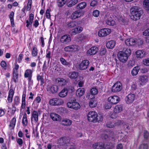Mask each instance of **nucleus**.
Instances as JSON below:
<instances>
[{"instance_id":"f257e3e1","label":"nucleus","mask_w":149,"mask_h":149,"mask_svg":"<svg viewBox=\"0 0 149 149\" xmlns=\"http://www.w3.org/2000/svg\"><path fill=\"white\" fill-rule=\"evenodd\" d=\"M131 54V49H126L124 50V51H120L118 52V58L120 62L123 63L126 62Z\"/></svg>"},{"instance_id":"f03ea898","label":"nucleus","mask_w":149,"mask_h":149,"mask_svg":"<svg viewBox=\"0 0 149 149\" xmlns=\"http://www.w3.org/2000/svg\"><path fill=\"white\" fill-rule=\"evenodd\" d=\"M131 14L130 18L131 19L136 20L139 19L141 16V14L139 11H138V7L134 6L130 10Z\"/></svg>"},{"instance_id":"7ed1b4c3","label":"nucleus","mask_w":149,"mask_h":149,"mask_svg":"<svg viewBox=\"0 0 149 149\" xmlns=\"http://www.w3.org/2000/svg\"><path fill=\"white\" fill-rule=\"evenodd\" d=\"M33 71V69L32 70L29 69H27L25 70L24 73V77L26 78H28V84L30 85H32L33 83L32 77Z\"/></svg>"},{"instance_id":"20e7f679","label":"nucleus","mask_w":149,"mask_h":149,"mask_svg":"<svg viewBox=\"0 0 149 149\" xmlns=\"http://www.w3.org/2000/svg\"><path fill=\"white\" fill-rule=\"evenodd\" d=\"M67 106L68 107L75 110L79 109L80 107V104L76 101L75 100L68 102Z\"/></svg>"},{"instance_id":"39448f33","label":"nucleus","mask_w":149,"mask_h":149,"mask_svg":"<svg viewBox=\"0 0 149 149\" xmlns=\"http://www.w3.org/2000/svg\"><path fill=\"white\" fill-rule=\"evenodd\" d=\"M42 111L40 109L38 110L37 111L34 110L31 113V120L32 123L34 121L36 123L38 121V116L41 114Z\"/></svg>"},{"instance_id":"423d86ee","label":"nucleus","mask_w":149,"mask_h":149,"mask_svg":"<svg viewBox=\"0 0 149 149\" xmlns=\"http://www.w3.org/2000/svg\"><path fill=\"white\" fill-rule=\"evenodd\" d=\"M50 104L52 106L60 105L64 103L63 100L58 98H55L51 99L49 101Z\"/></svg>"},{"instance_id":"0eeeda50","label":"nucleus","mask_w":149,"mask_h":149,"mask_svg":"<svg viewBox=\"0 0 149 149\" xmlns=\"http://www.w3.org/2000/svg\"><path fill=\"white\" fill-rule=\"evenodd\" d=\"M97 116V113L95 111H90L87 116L88 120L90 122L96 123V118Z\"/></svg>"},{"instance_id":"6e6552de","label":"nucleus","mask_w":149,"mask_h":149,"mask_svg":"<svg viewBox=\"0 0 149 149\" xmlns=\"http://www.w3.org/2000/svg\"><path fill=\"white\" fill-rule=\"evenodd\" d=\"M122 85L120 82H117L112 86L111 91L113 92H118L121 91Z\"/></svg>"},{"instance_id":"1a4fd4ad","label":"nucleus","mask_w":149,"mask_h":149,"mask_svg":"<svg viewBox=\"0 0 149 149\" xmlns=\"http://www.w3.org/2000/svg\"><path fill=\"white\" fill-rule=\"evenodd\" d=\"M111 31V29H110L104 28L99 31L98 34L99 36H105L109 35Z\"/></svg>"},{"instance_id":"9d476101","label":"nucleus","mask_w":149,"mask_h":149,"mask_svg":"<svg viewBox=\"0 0 149 149\" xmlns=\"http://www.w3.org/2000/svg\"><path fill=\"white\" fill-rule=\"evenodd\" d=\"M84 12L82 11L77 10L74 12L71 16V18L73 19L79 17L84 15Z\"/></svg>"},{"instance_id":"9b49d317","label":"nucleus","mask_w":149,"mask_h":149,"mask_svg":"<svg viewBox=\"0 0 149 149\" xmlns=\"http://www.w3.org/2000/svg\"><path fill=\"white\" fill-rule=\"evenodd\" d=\"M115 134L113 132H111L109 134V137L106 134H102L101 136V137L104 140L109 139H111L112 141H115L116 139L115 137Z\"/></svg>"},{"instance_id":"f8f14e48","label":"nucleus","mask_w":149,"mask_h":149,"mask_svg":"<svg viewBox=\"0 0 149 149\" xmlns=\"http://www.w3.org/2000/svg\"><path fill=\"white\" fill-rule=\"evenodd\" d=\"M65 51L67 52H75L78 50V47L75 45H72L65 47L64 48Z\"/></svg>"},{"instance_id":"ddd939ff","label":"nucleus","mask_w":149,"mask_h":149,"mask_svg":"<svg viewBox=\"0 0 149 149\" xmlns=\"http://www.w3.org/2000/svg\"><path fill=\"white\" fill-rule=\"evenodd\" d=\"M136 39L133 38H128L126 39L125 42L126 45L128 46H133L136 45Z\"/></svg>"},{"instance_id":"4468645a","label":"nucleus","mask_w":149,"mask_h":149,"mask_svg":"<svg viewBox=\"0 0 149 149\" xmlns=\"http://www.w3.org/2000/svg\"><path fill=\"white\" fill-rule=\"evenodd\" d=\"M119 100V98L117 96H111L108 98V101L113 104L117 103Z\"/></svg>"},{"instance_id":"2eb2a0df","label":"nucleus","mask_w":149,"mask_h":149,"mask_svg":"<svg viewBox=\"0 0 149 149\" xmlns=\"http://www.w3.org/2000/svg\"><path fill=\"white\" fill-rule=\"evenodd\" d=\"M89 64V61L88 60H84L79 65V68L80 70H83L86 69Z\"/></svg>"},{"instance_id":"dca6fc26","label":"nucleus","mask_w":149,"mask_h":149,"mask_svg":"<svg viewBox=\"0 0 149 149\" xmlns=\"http://www.w3.org/2000/svg\"><path fill=\"white\" fill-rule=\"evenodd\" d=\"M70 140L66 137H63L60 138L58 141V142L61 145L66 146L67 144H69Z\"/></svg>"},{"instance_id":"f3484780","label":"nucleus","mask_w":149,"mask_h":149,"mask_svg":"<svg viewBox=\"0 0 149 149\" xmlns=\"http://www.w3.org/2000/svg\"><path fill=\"white\" fill-rule=\"evenodd\" d=\"M135 99V95L133 94H128L125 97V101L127 104L132 103L134 101Z\"/></svg>"},{"instance_id":"a211bd4d","label":"nucleus","mask_w":149,"mask_h":149,"mask_svg":"<svg viewBox=\"0 0 149 149\" xmlns=\"http://www.w3.org/2000/svg\"><path fill=\"white\" fill-rule=\"evenodd\" d=\"M58 86L56 85L52 86H47V89L48 91L54 93L57 92L58 91Z\"/></svg>"},{"instance_id":"6ab92c4d","label":"nucleus","mask_w":149,"mask_h":149,"mask_svg":"<svg viewBox=\"0 0 149 149\" xmlns=\"http://www.w3.org/2000/svg\"><path fill=\"white\" fill-rule=\"evenodd\" d=\"M70 37L69 35H65L62 36L61 38L60 41L64 44H67L70 42Z\"/></svg>"},{"instance_id":"aec40b11","label":"nucleus","mask_w":149,"mask_h":149,"mask_svg":"<svg viewBox=\"0 0 149 149\" xmlns=\"http://www.w3.org/2000/svg\"><path fill=\"white\" fill-rule=\"evenodd\" d=\"M98 50V48L97 47L94 46L88 50L87 52V53L89 55H93L96 53Z\"/></svg>"},{"instance_id":"412c9836","label":"nucleus","mask_w":149,"mask_h":149,"mask_svg":"<svg viewBox=\"0 0 149 149\" xmlns=\"http://www.w3.org/2000/svg\"><path fill=\"white\" fill-rule=\"evenodd\" d=\"M90 92L91 95H89L88 97V98L89 99H91L94 98V96L93 95L97 94L98 91L97 88H93L90 90Z\"/></svg>"},{"instance_id":"4be33fe9","label":"nucleus","mask_w":149,"mask_h":149,"mask_svg":"<svg viewBox=\"0 0 149 149\" xmlns=\"http://www.w3.org/2000/svg\"><path fill=\"white\" fill-rule=\"evenodd\" d=\"M69 88H64L59 93L58 95L61 97H64L68 95Z\"/></svg>"},{"instance_id":"5701e85b","label":"nucleus","mask_w":149,"mask_h":149,"mask_svg":"<svg viewBox=\"0 0 149 149\" xmlns=\"http://www.w3.org/2000/svg\"><path fill=\"white\" fill-rule=\"evenodd\" d=\"M136 57L137 58H142L144 57L146 55L145 51L143 50H139L136 52Z\"/></svg>"},{"instance_id":"b1692460","label":"nucleus","mask_w":149,"mask_h":149,"mask_svg":"<svg viewBox=\"0 0 149 149\" xmlns=\"http://www.w3.org/2000/svg\"><path fill=\"white\" fill-rule=\"evenodd\" d=\"M51 118L53 120L60 121L61 120V117L57 114L52 113L50 114Z\"/></svg>"},{"instance_id":"393cba45","label":"nucleus","mask_w":149,"mask_h":149,"mask_svg":"<svg viewBox=\"0 0 149 149\" xmlns=\"http://www.w3.org/2000/svg\"><path fill=\"white\" fill-rule=\"evenodd\" d=\"M72 123V121L67 118L63 119L61 122V124L62 125L66 126L70 125Z\"/></svg>"},{"instance_id":"a878e982","label":"nucleus","mask_w":149,"mask_h":149,"mask_svg":"<svg viewBox=\"0 0 149 149\" xmlns=\"http://www.w3.org/2000/svg\"><path fill=\"white\" fill-rule=\"evenodd\" d=\"M14 94V91L12 89H10L8 97V102L11 103L12 102L13 97Z\"/></svg>"},{"instance_id":"bb28decb","label":"nucleus","mask_w":149,"mask_h":149,"mask_svg":"<svg viewBox=\"0 0 149 149\" xmlns=\"http://www.w3.org/2000/svg\"><path fill=\"white\" fill-rule=\"evenodd\" d=\"M34 18V15L32 14L30 15L29 17L28 20L26 21V23L27 24L26 26L28 27L29 25H31L33 23Z\"/></svg>"},{"instance_id":"cd10ccee","label":"nucleus","mask_w":149,"mask_h":149,"mask_svg":"<svg viewBox=\"0 0 149 149\" xmlns=\"http://www.w3.org/2000/svg\"><path fill=\"white\" fill-rule=\"evenodd\" d=\"M94 149H102L103 148V143H96L93 145Z\"/></svg>"},{"instance_id":"c85d7f7f","label":"nucleus","mask_w":149,"mask_h":149,"mask_svg":"<svg viewBox=\"0 0 149 149\" xmlns=\"http://www.w3.org/2000/svg\"><path fill=\"white\" fill-rule=\"evenodd\" d=\"M84 88H79L77 90L76 94L77 96L80 97L84 94Z\"/></svg>"},{"instance_id":"c756f323","label":"nucleus","mask_w":149,"mask_h":149,"mask_svg":"<svg viewBox=\"0 0 149 149\" xmlns=\"http://www.w3.org/2000/svg\"><path fill=\"white\" fill-rule=\"evenodd\" d=\"M122 110V106L121 105H118L115 107L113 111L115 113H117L120 112Z\"/></svg>"},{"instance_id":"7c9ffc66","label":"nucleus","mask_w":149,"mask_h":149,"mask_svg":"<svg viewBox=\"0 0 149 149\" xmlns=\"http://www.w3.org/2000/svg\"><path fill=\"white\" fill-rule=\"evenodd\" d=\"M140 69V68L138 66L134 67L131 72L132 75L133 76L136 75L138 74Z\"/></svg>"},{"instance_id":"2f4dec72","label":"nucleus","mask_w":149,"mask_h":149,"mask_svg":"<svg viewBox=\"0 0 149 149\" xmlns=\"http://www.w3.org/2000/svg\"><path fill=\"white\" fill-rule=\"evenodd\" d=\"M115 45V42L113 40L109 41L106 44L107 47L108 48L112 49L114 47Z\"/></svg>"},{"instance_id":"473e14b6","label":"nucleus","mask_w":149,"mask_h":149,"mask_svg":"<svg viewBox=\"0 0 149 149\" xmlns=\"http://www.w3.org/2000/svg\"><path fill=\"white\" fill-rule=\"evenodd\" d=\"M106 24L109 26H113L116 24L115 21L111 18H108L106 21Z\"/></svg>"},{"instance_id":"72a5a7b5","label":"nucleus","mask_w":149,"mask_h":149,"mask_svg":"<svg viewBox=\"0 0 149 149\" xmlns=\"http://www.w3.org/2000/svg\"><path fill=\"white\" fill-rule=\"evenodd\" d=\"M83 29V28L82 27L78 26L72 29V33H75V34L80 33L82 31Z\"/></svg>"},{"instance_id":"f704fd0d","label":"nucleus","mask_w":149,"mask_h":149,"mask_svg":"<svg viewBox=\"0 0 149 149\" xmlns=\"http://www.w3.org/2000/svg\"><path fill=\"white\" fill-rule=\"evenodd\" d=\"M78 76V73L76 72H73L70 73L69 74V77L72 79H75Z\"/></svg>"},{"instance_id":"c9c22d12","label":"nucleus","mask_w":149,"mask_h":149,"mask_svg":"<svg viewBox=\"0 0 149 149\" xmlns=\"http://www.w3.org/2000/svg\"><path fill=\"white\" fill-rule=\"evenodd\" d=\"M26 95L24 93H23L22 96V104L21 106V107L22 109H24L26 106Z\"/></svg>"},{"instance_id":"e433bc0d","label":"nucleus","mask_w":149,"mask_h":149,"mask_svg":"<svg viewBox=\"0 0 149 149\" xmlns=\"http://www.w3.org/2000/svg\"><path fill=\"white\" fill-rule=\"evenodd\" d=\"M28 121L26 113L24 114L22 120V123L24 126H26L28 124Z\"/></svg>"},{"instance_id":"4c0bfd02","label":"nucleus","mask_w":149,"mask_h":149,"mask_svg":"<svg viewBox=\"0 0 149 149\" xmlns=\"http://www.w3.org/2000/svg\"><path fill=\"white\" fill-rule=\"evenodd\" d=\"M14 12L13 11H12L11 12L9 15V18L11 23V25L13 27L14 26Z\"/></svg>"},{"instance_id":"58836bf2","label":"nucleus","mask_w":149,"mask_h":149,"mask_svg":"<svg viewBox=\"0 0 149 149\" xmlns=\"http://www.w3.org/2000/svg\"><path fill=\"white\" fill-rule=\"evenodd\" d=\"M16 122V118L15 117L13 118L10 121L9 126L11 127V129H13L15 125Z\"/></svg>"},{"instance_id":"ea45409f","label":"nucleus","mask_w":149,"mask_h":149,"mask_svg":"<svg viewBox=\"0 0 149 149\" xmlns=\"http://www.w3.org/2000/svg\"><path fill=\"white\" fill-rule=\"evenodd\" d=\"M86 4L85 2H81L77 6V8L78 9H83L86 7Z\"/></svg>"},{"instance_id":"a19ab883","label":"nucleus","mask_w":149,"mask_h":149,"mask_svg":"<svg viewBox=\"0 0 149 149\" xmlns=\"http://www.w3.org/2000/svg\"><path fill=\"white\" fill-rule=\"evenodd\" d=\"M57 81L59 84L61 86L64 85L66 83L65 80L63 78H58Z\"/></svg>"},{"instance_id":"79ce46f5","label":"nucleus","mask_w":149,"mask_h":149,"mask_svg":"<svg viewBox=\"0 0 149 149\" xmlns=\"http://www.w3.org/2000/svg\"><path fill=\"white\" fill-rule=\"evenodd\" d=\"M68 0H58L57 4L59 7H62L64 6L67 2Z\"/></svg>"},{"instance_id":"37998d69","label":"nucleus","mask_w":149,"mask_h":149,"mask_svg":"<svg viewBox=\"0 0 149 149\" xmlns=\"http://www.w3.org/2000/svg\"><path fill=\"white\" fill-rule=\"evenodd\" d=\"M32 54L33 56H36L38 55V50L37 48L35 46H34L33 47Z\"/></svg>"},{"instance_id":"c03bdc74","label":"nucleus","mask_w":149,"mask_h":149,"mask_svg":"<svg viewBox=\"0 0 149 149\" xmlns=\"http://www.w3.org/2000/svg\"><path fill=\"white\" fill-rule=\"evenodd\" d=\"M60 61L61 63L63 65L68 66L70 65V63L67 61L65 60L63 58H61L60 59Z\"/></svg>"},{"instance_id":"a18cd8bd","label":"nucleus","mask_w":149,"mask_h":149,"mask_svg":"<svg viewBox=\"0 0 149 149\" xmlns=\"http://www.w3.org/2000/svg\"><path fill=\"white\" fill-rule=\"evenodd\" d=\"M144 7L146 10H149V1L148 0H145L143 2Z\"/></svg>"},{"instance_id":"49530a36","label":"nucleus","mask_w":149,"mask_h":149,"mask_svg":"<svg viewBox=\"0 0 149 149\" xmlns=\"http://www.w3.org/2000/svg\"><path fill=\"white\" fill-rule=\"evenodd\" d=\"M139 80L142 83H146L147 81L148 77L146 76H143L140 77Z\"/></svg>"},{"instance_id":"de8ad7c7","label":"nucleus","mask_w":149,"mask_h":149,"mask_svg":"<svg viewBox=\"0 0 149 149\" xmlns=\"http://www.w3.org/2000/svg\"><path fill=\"white\" fill-rule=\"evenodd\" d=\"M18 73H13V80L15 83H17L18 81Z\"/></svg>"},{"instance_id":"09e8293b","label":"nucleus","mask_w":149,"mask_h":149,"mask_svg":"<svg viewBox=\"0 0 149 149\" xmlns=\"http://www.w3.org/2000/svg\"><path fill=\"white\" fill-rule=\"evenodd\" d=\"M97 105L96 102L95 100H91L89 102V106L93 108Z\"/></svg>"},{"instance_id":"8fccbe9b","label":"nucleus","mask_w":149,"mask_h":149,"mask_svg":"<svg viewBox=\"0 0 149 149\" xmlns=\"http://www.w3.org/2000/svg\"><path fill=\"white\" fill-rule=\"evenodd\" d=\"M77 23L76 22H72L69 23L68 26L70 28H73L77 26Z\"/></svg>"},{"instance_id":"3c124183","label":"nucleus","mask_w":149,"mask_h":149,"mask_svg":"<svg viewBox=\"0 0 149 149\" xmlns=\"http://www.w3.org/2000/svg\"><path fill=\"white\" fill-rule=\"evenodd\" d=\"M19 101L20 99L19 97L17 96H15L14 100V104L16 105H17L19 104Z\"/></svg>"},{"instance_id":"603ef678","label":"nucleus","mask_w":149,"mask_h":149,"mask_svg":"<svg viewBox=\"0 0 149 149\" xmlns=\"http://www.w3.org/2000/svg\"><path fill=\"white\" fill-rule=\"evenodd\" d=\"M0 65L1 67L4 70H6L7 68V65L6 62L4 61H1Z\"/></svg>"},{"instance_id":"864d4df0","label":"nucleus","mask_w":149,"mask_h":149,"mask_svg":"<svg viewBox=\"0 0 149 149\" xmlns=\"http://www.w3.org/2000/svg\"><path fill=\"white\" fill-rule=\"evenodd\" d=\"M78 0H73L70 2V3L68 5V6L71 7L77 4L78 2Z\"/></svg>"},{"instance_id":"5fc2aeb1","label":"nucleus","mask_w":149,"mask_h":149,"mask_svg":"<svg viewBox=\"0 0 149 149\" xmlns=\"http://www.w3.org/2000/svg\"><path fill=\"white\" fill-rule=\"evenodd\" d=\"M19 67V66L18 65L15 64V67L13 70V73H18Z\"/></svg>"},{"instance_id":"6e6d98bb","label":"nucleus","mask_w":149,"mask_h":149,"mask_svg":"<svg viewBox=\"0 0 149 149\" xmlns=\"http://www.w3.org/2000/svg\"><path fill=\"white\" fill-rule=\"evenodd\" d=\"M115 124L113 122H109L107 124V126L109 128H112L114 127Z\"/></svg>"},{"instance_id":"4d7b16f0","label":"nucleus","mask_w":149,"mask_h":149,"mask_svg":"<svg viewBox=\"0 0 149 149\" xmlns=\"http://www.w3.org/2000/svg\"><path fill=\"white\" fill-rule=\"evenodd\" d=\"M99 14L100 12L97 10H95L93 12V15L95 17H98L99 16Z\"/></svg>"},{"instance_id":"13d9d810","label":"nucleus","mask_w":149,"mask_h":149,"mask_svg":"<svg viewBox=\"0 0 149 149\" xmlns=\"http://www.w3.org/2000/svg\"><path fill=\"white\" fill-rule=\"evenodd\" d=\"M37 79L38 81H40L41 84H42L43 83V78L42 76H40L39 74H38Z\"/></svg>"},{"instance_id":"bf43d9fd","label":"nucleus","mask_w":149,"mask_h":149,"mask_svg":"<svg viewBox=\"0 0 149 149\" xmlns=\"http://www.w3.org/2000/svg\"><path fill=\"white\" fill-rule=\"evenodd\" d=\"M41 98L40 97L38 96L35 99L33 102V104H37L40 103L41 101Z\"/></svg>"},{"instance_id":"052dcab7","label":"nucleus","mask_w":149,"mask_h":149,"mask_svg":"<svg viewBox=\"0 0 149 149\" xmlns=\"http://www.w3.org/2000/svg\"><path fill=\"white\" fill-rule=\"evenodd\" d=\"M148 146L147 144H142L139 147V149H148Z\"/></svg>"},{"instance_id":"680f3d73","label":"nucleus","mask_w":149,"mask_h":149,"mask_svg":"<svg viewBox=\"0 0 149 149\" xmlns=\"http://www.w3.org/2000/svg\"><path fill=\"white\" fill-rule=\"evenodd\" d=\"M86 36L82 34H80L78 36V38L80 40H82L85 39Z\"/></svg>"},{"instance_id":"e2e57ef3","label":"nucleus","mask_w":149,"mask_h":149,"mask_svg":"<svg viewBox=\"0 0 149 149\" xmlns=\"http://www.w3.org/2000/svg\"><path fill=\"white\" fill-rule=\"evenodd\" d=\"M136 45L139 46L142 44L143 42L142 40L141 39L137 40L136 39Z\"/></svg>"},{"instance_id":"0e129e2a","label":"nucleus","mask_w":149,"mask_h":149,"mask_svg":"<svg viewBox=\"0 0 149 149\" xmlns=\"http://www.w3.org/2000/svg\"><path fill=\"white\" fill-rule=\"evenodd\" d=\"M143 64L145 65L149 66V58L143 60Z\"/></svg>"},{"instance_id":"69168bd1","label":"nucleus","mask_w":149,"mask_h":149,"mask_svg":"<svg viewBox=\"0 0 149 149\" xmlns=\"http://www.w3.org/2000/svg\"><path fill=\"white\" fill-rule=\"evenodd\" d=\"M17 142L20 146H22L23 143V142L22 139L19 138H17Z\"/></svg>"},{"instance_id":"338daca9","label":"nucleus","mask_w":149,"mask_h":149,"mask_svg":"<svg viewBox=\"0 0 149 149\" xmlns=\"http://www.w3.org/2000/svg\"><path fill=\"white\" fill-rule=\"evenodd\" d=\"M46 17L47 19H50V10L47 9L46 11Z\"/></svg>"},{"instance_id":"774afa93","label":"nucleus","mask_w":149,"mask_h":149,"mask_svg":"<svg viewBox=\"0 0 149 149\" xmlns=\"http://www.w3.org/2000/svg\"><path fill=\"white\" fill-rule=\"evenodd\" d=\"M143 35L145 36H149V29L145 31L143 33Z\"/></svg>"}]
</instances>
